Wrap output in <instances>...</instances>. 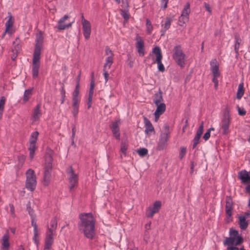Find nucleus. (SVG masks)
Segmentation results:
<instances>
[{
	"label": "nucleus",
	"mask_w": 250,
	"mask_h": 250,
	"mask_svg": "<svg viewBox=\"0 0 250 250\" xmlns=\"http://www.w3.org/2000/svg\"><path fill=\"white\" fill-rule=\"evenodd\" d=\"M78 228L84 237L93 240L96 235V220L92 213H81L79 215Z\"/></svg>",
	"instance_id": "f257e3e1"
},
{
	"label": "nucleus",
	"mask_w": 250,
	"mask_h": 250,
	"mask_svg": "<svg viewBox=\"0 0 250 250\" xmlns=\"http://www.w3.org/2000/svg\"><path fill=\"white\" fill-rule=\"evenodd\" d=\"M43 37L41 33L37 34L36 39L33 57L32 61V72L33 78H37L40 67V60L41 59V48L42 46Z\"/></svg>",
	"instance_id": "f03ea898"
},
{
	"label": "nucleus",
	"mask_w": 250,
	"mask_h": 250,
	"mask_svg": "<svg viewBox=\"0 0 250 250\" xmlns=\"http://www.w3.org/2000/svg\"><path fill=\"white\" fill-rule=\"evenodd\" d=\"M52 154V151L49 150L45 155V164L43 172V184L45 186H47L51 180L53 161Z\"/></svg>",
	"instance_id": "7ed1b4c3"
},
{
	"label": "nucleus",
	"mask_w": 250,
	"mask_h": 250,
	"mask_svg": "<svg viewBox=\"0 0 250 250\" xmlns=\"http://www.w3.org/2000/svg\"><path fill=\"white\" fill-rule=\"evenodd\" d=\"M229 232L230 236L226 238L224 241V244L225 245L239 246L244 242V239L243 237L239 234L238 230L233 228H230Z\"/></svg>",
	"instance_id": "20e7f679"
},
{
	"label": "nucleus",
	"mask_w": 250,
	"mask_h": 250,
	"mask_svg": "<svg viewBox=\"0 0 250 250\" xmlns=\"http://www.w3.org/2000/svg\"><path fill=\"white\" fill-rule=\"evenodd\" d=\"M163 131L161 132L157 146V150H162L165 149L167 145V141L169 139V125L165 124L163 126Z\"/></svg>",
	"instance_id": "39448f33"
},
{
	"label": "nucleus",
	"mask_w": 250,
	"mask_h": 250,
	"mask_svg": "<svg viewBox=\"0 0 250 250\" xmlns=\"http://www.w3.org/2000/svg\"><path fill=\"white\" fill-rule=\"evenodd\" d=\"M173 59L177 65L183 68L185 66L186 55L183 52L180 45H177L173 49Z\"/></svg>",
	"instance_id": "423d86ee"
},
{
	"label": "nucleus",
	"mask_w": 250,
	"mask_h": 250,
	"mask_svg": "<svg viewBox=\"0 0 250 250\" xmlns=\"http://www.w3.org/2000/svg\"><path fill=\"white\" fill-rule=\"evenodd\" d=\"M36 184V177L34 170L28 169L26 172V188L33 191L35 189Z\"/></svg>",
	"instance_id": "0eeeda50"
},
{
	"label": "nucleus",
	"mask_w": 250,
	"mask_h": 250,
	"mask_svg": "<svg viewBox=\"0 0 250 250\" xmlns=\"http://www.w3.org/2000/svg\"><path fill=\"white\" fill-rule=\"evenodd\" d=\"M152 52L156 55V59L153 61L152 63L156 62L157 63L159 71L162 72H164L165 71V68L162 62L163 55L160 47L156 46L153 48Z\"/></svg>",
	"instance_id": "6e6552de"
},
{
	"label": "nucleus",
	"mask_w": 250,
	"mask_h": 250,
	"mask_svg": "<svg viewBox=\"0 0 250 250\" xmlns=\"http://www.w3.org/2000/svg\"><path fill=\"white\" fill-rule=\"evenodd\" d=\"M162 206L160 201H156L152 207H149L146 210V215L147 218H152L154 214L158 212Z\"/></svg>",
	"instance_id": "1a4fd4ad"
},
{
	"label": "nucleus",
	"mask_w": 250,
	"mask_h": 250,
	"mask_svg": "<svg viewBox=\"0 0 250 250\" xmlns=\"http://www.w3.org/2000/svg\"><path fill=\"white\" fill-rule=\"evenodd\" d=\"M233 202L232 197L230 196H227L226 198L225 211L228 219H230L232 221V211L233 210Z\"/></svg>",
	"instance_id": "9d476101"
},
{
	"label": "nucleus",
	"mask_w": 250,
	"mask_h": 250,
	"mask_svg": "<svg viewBox=\"0 0 250 250\" xmlns=\"http://www.w3.org/2000/svg\"><path fill=\"white\" fill-rule=\"evenodd\" d=\"M190 11V4L188 2L185 5L182 14L179 18L178 21L180 23L184 24L188 20V15Z\"/></svg>",
	"instance_id": "9b49d317"
},
{
	"label": "nucleus",
	"mask_w": 250,
	"mask_h": 250,
	"mask_svg": "<svg viewBox=\"0 0 250 250\" xmlns=\"http://www.w3.org/2000/svg\"><path fill=\"white\" fill-rule=\"evenodd\" d=\"M136 41V47L137 52L140 56H143L145 55V46L144 42L142 38L137 35L135 39Z\"/></svg>",
	"instance_id": "f8f14e48"
},
{
	"label": "nucleus",
	"mask_w": 250,
	"mask_h": 250,
	"mask_svg": "<svg viewBox=\"0 0 250 250\" xmlns=\"http://www.w3.org/2000/svg\"><path fill=\"white\" fill-rule=\"evenodd\" d=\"M82 25L83 36L86 40H88L90 38L91 31L90 23L87 20L83 19Z\"/></svg>",
	"instance_id": "ddd939ff"
},
{
	"label": "nucleus",
	"mask_w": 250,
	"mask_h": 250,
	"mask_svg": "<svg viewBox=\"0 0 250 250\" xmlns=\"http://www.w3.org/2000/svg\"><path fill=\"white\" fill-rule=\"evenodd\" d=\"M54 233H53L50 231L49 232H46V236L45 238V245H44V250H48L51 248L52 245L54 242L53 235Z\"/></svg>",
	"instance_id": "4468645a"
},
{
	"label": "nucleus",
	"mask_w": 250,
	"mask_h": 250,
	"mask_svg": "<svg viewBox=\"0 0 250 250\" xmlns=\"http://www.w3.org/2000/svg\"><path fill=\"white\" fill-rule=\"evenodd\" d=\"M238 177L243 184L250 183V172L246 170L239 171L238 173Z\"/></svg>",
	"instance_id": "2eb2a0df"
},
{
	"label": "nucleus",
	"mask_w": 250,
	"mask_h": 250,
	"mask_svg": "<svg viewBox=\"0 0 250 250\" xmlns=\"http://www.w3.org/2000/svg\"><path fill=\"white\" fill-rule=\"evenodd\" d=\"M210 70L212 73L213 77H219L220 73L219 70V64L216 59L210 62Z\"/></svg>",
	"instance_id": "dca6fc26"
},
{
	"label": "nucleus",
	"mask_w": 250,
	"mask_h": 250,
	"mask_svg": "<svg viewBox=\"0 0 250 250\" xmlns=\"http://www.w3.org/2000/svg\"><path fill=\"white\" fill-rule=\"evenodd\" d=\"M230 120H221V129L222 130V134L223 135H227L229 132Z\"/></svg>",
	"instance_id": "f3484780"
},
{
	"label": "nucleus",
	"mask_w": 250,
	"mask_h": 250,
	"mask_svg": "<svg viewBox=\"0 0 250 250\" xmlns=\"http://www.w3.org/2000/svg\"><path fill=\"white\" fill-rule=\"evenodd\" d=\"M156 105L157 108L154 112V116L156 119H158L160 116L164 113L166 109V105L164 103H160Z\"/></svg>",
	"instance_id": "a211bd4d"
},
{
	"label": "nucleus",
	"mask_w": 250,
	"mask_h": 250,
	"mask_svg": "<svg viewBox=\"0 0 250 250\" xmlns=\"http://www.w3.org/2000/svg\"><path fill=\"white\" fill-rule=\"evenodd\" d=\"M9 234L8 232L5 233L2 236V243L1 247V250H9L10 247V243L9 242Z\"/></svg>",
	"instance_id": "6ab92c4d"
},
{
	"label": "nucleus",
	"mask_w": 250,
	"mask_h": 250,
	"mask_svg": "<svg viewBox=\"0 0 250 250\" xmlns=\"http://www.w3.org/2000/svg\"><path fill=\"white\" fill-rule=\"evenodd\" d=\"M145 126L146 127L145 132L148 134L149 132H154V128L150 121L146 117H144Z\"/></svg>",
	"instance_id": "aec40b11"
},
{
	"label": "nucleus",
	"mask_w": 250,
	"mask_h": 250,
	"mask_svg": "<svg viewBox=\"0 0 250 250\" xmlns=\"http://www.w3.org/2000/svg\"><path fill=\"white\" fill-rule=\"evenodd\" d=\"M163 101V92L161 90V88H159L158 92L155 93L154 95L153 102L155 104V105H157L158 104L161 103V102Z\"/></svg>",
	"instance_id": "412c9836"
},
{
	"label": "nucleus",
	"mask_w": 250,
	"mask_h": 250,
	"mask_svg": "<svg viewBox=\"0 0 250 250\" xmlns=\"http://www.w3.org/2000/svg\"><path fill=\"white\" fill-rule=\"evenodd\" d=\"M249 221L246 220L245 217H239V225L242 230H246L248 228Z\"/></svg>",
	"instance_id": "4be33fe9"
},
{
	"label": "nucleus",
	"mask_w": 250,
	"mask_h": 250,
	"mask_svg": "<svg viewBox=\"0 0 250 250\" xmlns=\"http://www.w3.org/2000/svg\"><path fill=\"white\" fill-rule=\"evenodd\" d=\"M57 227V221L56 217L53 218L50 221V227H48L47 232L50 231L53 233H55Z\"/></svg>",
	"instance_id": "5701e85b"
},
{
	"label": "nucleus",
	"mask_w": 250,
	"mask_h": 250,
	"mask_svg": "<svg viewBox=\"0 0 250 250\" xmlns=\"http://www.w3.org/2000/svg\"><path fill=\"white\" fill-rule=\"evenodd\" d=\"M171 20L170 18H167L166 19L165 23L162 24L163 29L161 30V36H164L165 34L166 31L168 30L171 25Z\"/></svg>",
	"instance_id": "b1692460"
},
{
	"label": "nucleus",
	"mask_w": 250,
	"mask_h": 250,
	"mask_svg": "<svg viewBox=\"0 0 250 250\" xmlns=\"http://www.w3.org/2000/svg\"><path fill=\"white\" fill-rule=\"evenodd\" d=\"M40 104H38L34 108L32 117L35 121L38 120L42 115V113L40 111Z\"/></svg>",
	"instance_id": "393cba45"
},
{
	"label": "nucleus",
	"mask_w": 250,
	"mask_h": 250,
	"mask_svg": "<svg viewBox=\"0 0 250 250\" xmlns=\"http://www.w3.org/2000/svg\"><path fill=\"white\" fill-rule=\"evenodd\" d=\"M70 168V172L71 174V176L70 177L69 179V183L77 185L78 183V176L77 174L74 173V170L72 167Z\"/></svg>",
	"instance_id": "a878e982"
},
{
	"label": "nucleus",
	"mask_w": 250,
	"mask_h": 250,
	"mask_svg": "<svg viewBox=\"0 0 250 250\" xmlns=\"http://www.w3.org/2000/svg\"><path fill=\"white\" fill-rule=\"evenodd\" d=\"M80 86L78 84H76L75 88L72 94V102H80V100L78 98L79 94Z\"/></svg>",
	"instance_id": "bb28decb"
},
{
	"label": "nucleus",
	"mask_w": 250,
	"mask_h": 250,
	"mask_svg": "<svg viewBox=\"0 0 250 250\" xmlns=\"http://www.w3.org/2000/svg\"><path fill=\"white\" fill-rule=\"evenodd\" d=\"M95 86L94 79V72L92 73L91 80L90 82V89L88 93V98L92 99V96L94 93V88Z\"/></svg>",
	"instance_id": "cd10ccee"
},
{
	"label": "nucleus",
	"mask_w": 250,
	"mask_h": 250,
	"mask_svg": "<svg viewBox=\"0 0 250 250\" xmlns=\"http://www.w3.org/2000/svg\"><path fill=\"white\" fill-rule=\"evenodd\" d=\"M33 88H30L29 89H26L24 91L23 98V102L25 103H26L29 99L30 98L32 95V92L33 90Z\"/></svg>",
	"instance_id": "c85d7f7f"
},
{
	"label": "nucleus",
	"mask_w": 250,
	"mask_h": 250,
	"mask_svg": "<svg viewBox=\"0 0 250 250\" xmlns=\"http://www.w3.org/2000/svg\"><path fill=\"white\" fill-rule=\"evenodd\" d=\"M244 93V84L243 83H240L238 85L237 92V98L239 100L241 99Z\"/></svg>",
	"instance_id": "c756f323"
},
{
	"label": "nucleus",
	"mask_w": 250,
	"mask_h": 250,
	"mask_svg": "<svg viewBox=\"0 0 250 250\" xmlns=\"http://www.w3.org/2000/svg\"><path fill=\"white\" fill-rule=\"evenodd\" d=\"M6 99L4 96L0 98V120L2 117Z\"/></svg>",
	"instance_id": "7c9ffc66"
},
{
	"label": "nucleus",
	"mask_w": 250,
	"mask_h": 250,
	"mask_svg": "<svg viewBox=\"0 0 250 250\" xmlns=\"http://www.w3.org/2000/svg\"><path fill=\"white\" fill-rule=\"evenodd\" d=\"M79 103L80 102H72V114L75 118L77 117L79 112Z\"/></svg>",
	"instance_id": "2f4dec72"
},
{
	"label": "nucleus",
	"mask_w": 250,
	"mask_h": 250,
	"mask_svg": "<svg viewBox=\"0 0 250 250\" xmlns=\"http://www.w3.org/2000/svg\"><path fill=\"white\" fill-rule=\"evenodd\" d=\"M19 39L17 38L15 41L13 42V44L14 45V48L11 49L12 53H14V51L20 53L21 49V45L17 42V40Z\"/></svg>",
	"instance_id": "473e14b6"
},
{
	"label": "nucleus",
	"mask_w": 250,
	"mask_h": 250,
	"mask_svg": "<svg viewBox=\"0 0 250 250\" xmlns=\"http://www.w3.org/2000/svg\"><path fill=\"white\" fill-rule=\"evenodd\" d=\"M36 149V144H30V146L28 148V150H29V157L31 159H32L34 158Z\"/></svg>",
	"instance_id": "72a5a7b5"
},
{
	"label": "nucleus",
	"mask_w": 250,
	"mask_h": 250,
	"mask_svg": "<svg viewBox=\"0 0 250 250\" xmlns=\"http://www.w3.org/2000/svg\"><path fill=\"white\" fill-rule=\"evenodd\" d=\"M39 134V132L37 131L32 133L30 138V144L36 143Z\"/></svg>",
	"instance_id": "f704fd0d"
},
{
	"label": "nucleus",
	"mask_w": 250,
	"mask_h": 250,
	"mask_svg": "<svg viewBox=\"0 0 250 250\" xmlns=\"http://www.w3.org/2000/svg\"><path fill=\"white\" fill-rule=\"evenodd\" d=\"M8 20L5 23V27L6 28V31H8L9 28H12L13 25V21H12V16L10 13H8Z\"/></svg>",
	"instance_id": "c9c22d12"
},
{
	"label": "nucleus",
	"mask_w": 250,
	"mask_h": 250,
	"mask_svg": "<svg viewBox=\"0 0 250 250\" xmlns=\"http://www.w3.org/2000/svg\"><path fill=\"white\" fill-rule=\"evenodd\" d=\"M120 14L124 18L125 21H127L130 17L128 9H121Z\"/></svg>",
	"instance_id": "e433bc0d"
},
{
	"label": "nucleus",
	"mask_w": 250,
	"mask_h": 250,
	"mask_svg": "<svg viewBox=\"0 0 250 250\" xmlns=\"http://www.w3.org/2000/svg\"><path fill=\"white\" fill-rule=\"evenodd\" d=\"M128 148V144L125 142H122L121 145V152L122 153L124 156H126V150Z\"/></svg>",
	"instance_id": "4c0bfd02"
},
{
	"label": "nucleus",
	"mask_w": 250,
	"mask_h": 250,
	"mask_svg": "<svg viewBox=\"0 0 250 250\" xmlns=\"http://www.w3.org/2000/svg\"><path fill=\"white\" fill-rule=\"evenodd\" d=\"M112 63L113 56H108L106 59V62L104 63V68H105V69H106L107 67L108 66V68L109 69Z\"/></svg>",
	"instance_id": "58836bf2"
},
{
	"label": "nucleus",
	"mask_w": 250,
	"mask_h": 250,
	"mask_svg": "<svg viewBox=\"0 0 250 250\" xmlns=\"http://www.w3.org/2000/svg\"><path fill=\"white\" fill-rule=\"evenodd\" d=\"M39 234L38 232V230H34V236L33 237V240L35 244L36 245L37 247H38L39 244Z\"/></svg>",
	"instance_id": "ea45409f"
},
{
	"label": "nucleus",
	"mask_w": 250,
	"mask_h": 250,
	"mask_svg": "<svg viewBox=\"0 0 250 250\" xmlns=\"http://www.w3.org/2000/svg\"><path fill=\"white\" fill-rule=\"evenodd\" d=\"M222 120H230V116L229 114V110L228 107H226L224 111L223 116Z\"/></svg>",
	"instance_id": "a19ab883"
},
{
	"label": "nucleus",
	"mask_w": 250,
	"mask_h": 250,
	"mask_svg": "<svg viewBox=\"0 0 250 250\" xmlns=\"http://www.w3.org/2000/svg\"><path fill=\"white\" fill-rule=\"evenodd\" d=\"M60 94L61 95V104H63L65 101V90L63 85L60 89Z\"/></svg>",
	"instance_id": "79ce46f5"
},
{
	"label": "nucleus",
	"mask_w": 250,
	"mask_h": 250,
	"mask_svg": "<svg viewBox=\"0 0 250 250\" xmlns=\"http://www.w3.org/2000/svg\"><path fill=\"white\" fill-rule=\"evenodd\" d=\"M146 27L147 32L148 34H150L153 29V26L152 25L151 21L148 19L146 20Z\"/></svg>",
	"instance_id": "37998d69"
},
{
	"label": "nucleus",
	"mask_w": 250,
	"mask_h": 250,
	"mask_svg": "<svg viewBox=\"0 0 250 250\" xmlns=\"http://www.w3.org/2000/svg\"><path fill=\"white\" fill-rule=\"evenodd\" d=\"M137 151L141 157H144L148 153V150L146 148H140Z\"/></svg>",
	"instance_id": "c03bdc74"
},
{
	"label": "nucleus",
	"mask_w": 250,
	"mask_h": 250,
	"mask_svg": "<svg viewBox=\"0 0 250 250\" xmlns=\"http://www.w3.org/2000/svg\"><path fill=\"white\" fill-rule=\"evenodd\" d=\"M187 152V148L186 147L183 146L181 147L180 151L179 152V157L180 160H182L186 155Z\"/></svg>",
	"instance_id": "a18cd8bd"
},
{
	"label": "nucleus",
	"mask_w": 250,
	"mask_h": 250,
	"mask_svg": "<svg viewBox=\"0 0 250 250\" xmlns=\"http://www.w3.org/2000/svg\"><path fill=\"white\" fill-rule=\"evenodd\" d=\"M112 133L113 136L115 137L117 140H120V129H112Z\"/></svg>",
	"instance_id": "49530a36"
},
{
	"label": "nucleus",
	"mask_w": 250,
	"mask_h": 250,
	"mask_svg": "<svg viewBox=\"0 0 250 250\" xmlns=\"http://www.w3.org/2000/svg\"><path fill=\"white\" fill-rule=\"evenodd\" d=\"M72 26V23H69L67 24L58 25V29L59 31L64 30L66 28H68Z\"/></svg>",
	"instance_id": "de8ad7c7"
},
{
	"label": "nucleus",
	"mask_w": 250,
	"mask_h": 250,
	"mask_svg": "<svg viewBox=\"0 0 250 250\" xmlns=\"http://www.w3.org/2000/svg\"><path fill=\"white\" fill-rule=\"evenodd\" d=\"M238 114L240 116H244L246 114V111L244 108H240L238 105L237 106Z\"/></svg>",
	"instance_id": "09e8293b"
},
{
	"label": "nucleus",
	"mask_w": 250,
	"mask_h": 250,
	"mask_svg": "<svg viewBox=\"0 0 250 250\" xmlns=\"http://www.w3.org/2000/svg\"><path fill=\"white\" fill-rule=\"evenodd\" d=\"M118 122H120V121H116L112 123V125L110 126V128L112 129H119V125Z\"/></svg>",
	"instance_id": "8fccbe9b"
},
{
	"label": "nucleus",
	"mask_w": 250,
	"mask_h": 250,
	"mask_svg": "<svg viewBox=\"0 0 250 250\" xmlns=\"http://www.w3.org/2000/svg\"><path fill=\"white\" fill-rule=\"evenodd\" d=\"M69 18L68 16L65 15L62 18L58 21V25H63V22Z\"/></svg>",
	"instance_id": "3c124183"
},
{
	"label": "nucleus",
	"mask_w": 250,
	"mask_h": 250,
	"mask_svg": "<svg viewBox=\"0 0 250 250\" xmlns=\"http://www.w3.org/2000/svg\"><path fill=\"white\" fill-rule=\"evenodd\" d=\"M25 159V156L23 155H21L18 156V161L19 165H22L24 163Z\"/></svg>",
	"instance_id": "603ef678"
},
{
	"label": "nucleus",
	"mask_w": 250,
	"mask_h": 250,
	"mask_svg": "<svg viewBox=\"0 0 250 250\" xmlns=\"http://www.w3.org/2000/svg\"><path fill=\"white\" fill-rule=\"evenodd\" d=\"M169 0H161V8L165 9L167 7V4Z\"/></svg>",
	"instance_id": "864d4df0"
},
{
	"label": "nucleus",
	"mask_w": 250,
	"mask_h": 250,
	"mask_svg": "<svg viewBox=\"0 0 250 250\" xmlns=\"http://www.w3.org/2000/svg\"><path fill=\"white\" fill-rule=\"evenodd\" d=\"M26 208H27V210H28L29 214L31 216H32V215L34 213V211H33V210L30 207V202H28V204L26 205Z\"/></svg>",
	"instance_id": "5fc2aeb1"
},
{
	"label": "nucleus",
	"mask_w": 250,
	"mask_h": 250,
	"mask_svg": "<svg viewBox=\"0 0 250 250\" xmlns=\"http://www.w3.org/2000/svg\"><path fill=\"white\" fill-rule=\"evenodd\" d=\"M104 71V76L105 79V83H106L108 81V78L109 77V74L108 73V71H107L106 69L105 68H104L103 69Z\"/></svg>",
	"instance_id": "6e6d98bb"
},
{
	"label": "nucleus",
	"mask_w": 250,
	"mask_h": 250,
	"mask_svg": "<svg viewBox=\"0 0 250 250\" xmlns=\"http://www.w3.org/2000/svg\"><path fill=\"white\" fill-rule=\"evenodd\" d=\"M199 140H200V139L194 137V138L193 140V144L192 146L193 149L195 148L196 147L197 145L198 144V143L199 142Z\"/></svg>",
	"instance_id": "4d7b16f0"
},
{
	"label": "nucleus",
	"mask_w": 250,
	"mask_h": 250,
	"mask_svg": "<svg viewBox=\"0 0 250 250\" xmlns=\"http://www.w3.org/2000/svg\"><path fill=\"white\" fill-rule=\"evenodd\" d=\"M210 132H209V130H207V131L204 134L203 136V139L205 141H207L210 137Z\"/></svg>",
	"instance_id": "13d9d810"
},
{
	"label": "nucleus",
	"mask_w": 250,
	"mask_h": 250,
	"mask_svg": "<svg viewBox=\"0 0 250 250\" xmlns=\"http://www.w3.org/2000/svg\"><path fill=\"white\" fill-rule=\"evenodd\" d=\"M217 78L218 77H213V78L212 80L213 83H214V87H215V89H217L218 85V81L217 80Z\"/></svg>",
	"instance_id": "bf43d9fd"
},
{
	"label": "nucleus",
	"mask_w": 250,
	"mask_h": 250,
	"mask_svg": "<svg viewBox=\"0 0 250 250\" xmlns=\"http://www.w3.org/2000/svg\"><path fill=\"white\" fill-rule=\"evenodd\" d=\"M122 6L123 8V9H128V2H127V0H122Z\"/></svg>",
	"instance_id": "052dcab7"
},
{
	"label": "nucleus",
	"mask_w": 250,
	"mask_h": 250,
	"mask_svg": "<svg viewBox=\"0 0 250 250\" xmlns=\"http://www.w3.org/2000/svg\"><path fill=\"white\" fill-rule=\"evenodd\" d=\"M105 53L106 55H109V56H113V53L108 47L105 48Z\"/></svg>",
	"instance_id": "680f3d73"
},
{
	"label": "nucleus",
	"mask_w": 250,
	"mask_h": 250,
	"mask_svg": "<svg viewBox=\"0 0 250 250\" xmlns=\"http://www.w3.org/2000/svg\"><path fill=\"white\" fill-rule=\"evenodd\" d=\"M31 225L33 227L34 230H38V226L35 221L34 219L32 218L31 220Z\"/></svg>",
	"instance_id": "e2e57ef3"
},
{
	"label": "nucleus",
	"mask_w": 250,
	"mask_h": 250,
	"mask_svg": "<svg viewBox=\"0 0 250 250\" xmlns=\"http://www.w3.org/2000/svg\"><path fill=\"white\" fill-rule=\"evenodd\" d=\"M19 53L16 52L15 51H14V53H12V54L11 55V59L13 61H15Z\"/></svg>",
	"instance_id": "0e129e2a"
},
{
	"label": "nucleus",
	"mask_w": 250,
	"mask_h": 250,
	"mask_svg": "<svg viewBox=\"0 0 250 250\" xmlns=\"http://www.w3.org/2000/svg\"><path fill=\"white\" fill-rule=\"evenodd\" d=\"M14 32H15V30L11 28H9L8 31H6V28H5V33H7L11 35L12 34H13L14 33Z\"/></svg>",
	"instance_id": "69168bd1"
},
{
	"label": "nucleus",
	"mask_w": 250,
	"mask_h": 250,
	"mask_svg": "<svg viewBox=\"0 0 250 250\" xmlns=\"http://www.w3.org/2000/svg\"><path fill=\"white\" fill-rule=\"evenodd\" d=\"M196 165V164L193 161L190 162V173H193L194 167Z\"/></svg>",
	"instance_id": "338daca9"
},
{
	"label": "nucleus",
	"mask_w": 250,
	"mask_h": 250,
	"mask_svg": "<svg viewBox=\"0 0 250 250\" xmlns=\"http://www.w3.org/2000/svg\"><path fill=\"white\" fill-rule=\"evenodd\" d=\"M236 246H234L233 245H232V246L228 247L227 250H239V248Z\"/></svg>",
	"instance_id": "774afa93"
}]
</instances>
